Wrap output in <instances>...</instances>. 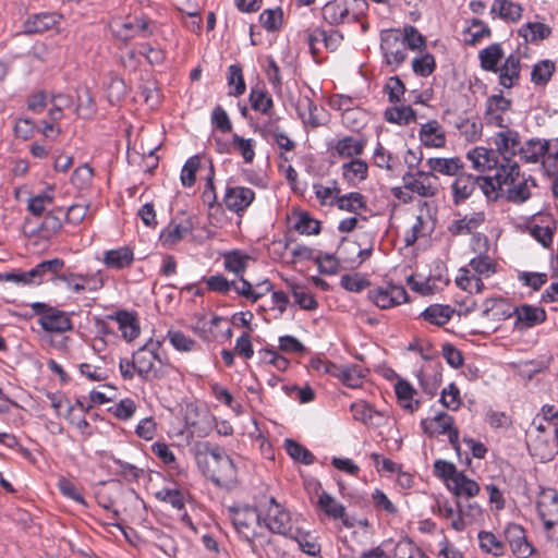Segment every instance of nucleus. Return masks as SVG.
Segmentation results:
<instances>
[{
  "instance_id": "26",
  "label": "nucleus",
  "mask_w": 558,
  "mask_h": 558,
  "mask_svg": "<svg viewBox=\"0 0 558 558\" xmlns=\"http://www.w3.org/2000/svg\"><path fill=\"white\" fill-rule=\"evenodd\" d=\"M108 318L118 323L119 330L126 341L131 342L140 336L141 328L135 313L121 310Z\"/></svg>"
},
{
  "instance_id": "56",
  "label": "nucleus",
  "mask_w": 558,
  "mask_h": 558,
  "mask_svg": "<svg viewBox=\"0 0 558 558\" xmlns=\"http://www.w3.org/2000/svg\"><path fill=\"white\" fill-rule=\"evenodd\" d=\"M374 162L377 167L384 168L390 172L397 171L401 165L399 158L386 150L380 143H377L375 148Z\"/></svg>"
},
{
  "instance_id": "61",
  "label": "nucleus",
  "mask_w": 558,
  "mask_h": 558,
  "mask_svg": "<svg viewBox=\"0 0 558 558\" xmlns=\"http://www.w3.org/2000/svg\"><path fill=\"white\" fill-rule=\"evenodd\" d=\"M555 72V63L551 60H542L534 64L531 81L536 85L546 84Z\"/></svg>"
},
{
  "instance_id": "21",
  "label": "nucleus",
  "mask_w": 558,
  "mask_h": 558,
  "mask_svg": "<svg viewBox=\"0 0 558 558\" xmlns=\"http://www.w3.org/2000/svg\"><path fill=\"white\" fill-rule=\"evenodd\" d=\"M64 267V260L62 258H52L43 260L34 268L28 270V277L32 278L34 284H40L44 282L47 276L49 280L57 281V276L60 275Z\"/></svg>"
},
{
  "instance_id": "11",
  "label": "nucleus",
  "mask_w": 558,
  "mask_h": 558,
  "mask_svg": "<svg viewBox=\"0 0 558 558\" xmlns=\"http://www.w3.org/2000/svg\"><path fill=\"white\" fill-rule=\"evenodd\" d=\"M380 49L384 53L385 61L393 70L399 68L407 59V47L402 41L399 31L389 29L381 33Z\"/></svg>"
},
{
  "instance_id": "53",
  "label": "nucleus",
  "mask_w": 558,
  "mask_h": 558,
  "mask_svg": "<svg viewBox=\"0 0 558 558\" xmlns=\"http://www.w3.org/2000/svg\"><path fill=\"white\" fill-rule=\"evenodd\" d=\"M284 449L287 453L296 462L311 465L315 462V456L303 445L293 439L284 440Z\"/></svg>"
},
{
  "instance_id": "3",
  "label": "nucleus",
  "mask_w": 558,
  "mask_h": 558,
  "mask_svg": "<svg viewBox=\"0 0 558 558\" xmlns=\"http://www.w3.org/2000/svg\"><path fill=\"white\" fill-rule=\"evenodd\" d=\"M497 264L488 255L480 254L473 257L469 267L459 269L456 278L457 286L469 293H481L485 284L482 277L488 278L496 272Z\"/></svg>"
},
{
  "instance_id": "29",
  "label": "nucleus",
  "mask_w": 558,
  "mask_h": 558,
  "mask_svg": "<svg viewBox=\"0 0 558 558\" xmlns=\"http://www.w3.org/2000/svg\"><path fill=\"white\" fill-rule=\"evenodd\" d=\"M522 7L511 0H494L490 14L507 22H518L522 16Z\"/></svg>"
},
{
  "instance_id": "38",
  "label": "nucleus",
  "mask_w": 558,
  "mask_h": 558,
  "mask_svg": "<svg viewBox=\"0 0 558 558\" xmlns=\"http://www.w3.org/2000/svg\"><path fill=\"white\" fill-rule=\"evenodd\" d=\"M54 201V189L47 186L43 192L33 195L28 198L27 210L34 217H41L48 207L53 204Z\"/></svg>"
},
{
  "instance_id": "52",
  "label": "nucleus",
  "mask_w": 558,
  "mask_h": 558,
  "mask_svg": "<svg viewBox=\"0 0 558 558\" xmlns=\"http://www.w3.org/2000/svg\"><path fill=\"white\" fill-rule=\"evenodd\" d=\"M288 538L294 539L300 549L308 556L315 557L320 553V545L316 537L308 532L296 529L292 531V536H288Z\"/></svg>"
},
{
  "instance_id": "30",
  "label": "nucleus",
  "mask_w": 558,
  "mask_h": 558,
  "mask_svg": "<svg viewBox=\"0 0 558 558\" xmlns=\"http://www.w3.org/2000/svg\"><path fill=\"white\" fill-rule=\"evenodd\" d=\"M295 110L305 126L315 129L322 124L317 114L318 108L311 97H300L295 105Z\"/></svg>"
},
{
  "instance_id": "8",
  "label": "nucleus",
  "mask_w": 558,
  "mask_h": 558,
  "mask_svg": "<svg viewBox=\"0 0 558 558\" xmlns=\"http://www.w3.org/2000/svg\"><path fill=\"white\" fill-rule=\"evenodd\" d=\"M160 345V341L149 340L133 354L137 366V376L143 381H153L162 377V373L155 367V361H159L156 351Z\"/></svg>"
},
{
  "instance_id": "64",
  "label": "nucleus",
  "mask_w": 558,
  "mask_h": 558,
  "mask_svg": "<svg viewBox=\"0 0 558 558\" xmlns=\"http://www.w3.org/2000/svg\"><path fill=\"white\" fill-rule=\"evenodd\" d=\"M167 339L171 345L181 352H191L194 350L196 342L194 339L187 337L181 330L170 329L167 332Z\"/></svg>"
},
{
  "instance_id": "5",
  "label": "nucleus",
  "mask_w": 558,
  "mask_h": 558,
  "mask_svg": "<svg viewBox=\"0 0 558 558\" xmlns=\"http://www.w3.org/2000/svg\"><path fill=\"white\" fill-rule=\"evenodd\" d=\"M520 177L519 163H500L494 175H478L477 186L490 201H497L504 191L505 185L512 184Z\"/></svg>"
},
{
  "instance_id": "31",
  "label": "nucleus",
  "mask_w": 558,
  "mask_h": 558,
  "mask_svg": "<svg viewBox=\"0 0 558 558\" xmlns=\"http://www.w3.org/2000/svg\"><path fill=\"white\" fill-rule=\"evenodd\" d=\"M238 278L240 279L241 284L239 286L234 281V286H232V289H234L239 295L250 300L252 303L257 302L260 298H263L265 294L272 290V283L268 279H265L262 282L257 283V288H262L265 286V289L263 291H258L254 290L253 284L243 276Z\"/></svg>"
},
{
  "instance_id": "9",
  "label": "nucleus",
  "mask_w": 558,
  "mask_h": 558,
  "mask_svg": "<svg viewBox=\"0 0 558 558\" xmlns=\"http://www.w3.org/2000/svg\"><path fill=\"white\" fill-rule=\"evenodd\" d=\"M403 187L421 197L432 198L438 194V177L429 171H407L402 175Z\"/></svg>"
},
{
  "instance_id": "28",
  "label": "nucleus",
  "mask_w": 558,
  "mask_h": 558,
  "mask_svg": "<svg viewBox=\"0 0 558 558\" xmlns=\"http://www.w3.org/2000/svg\"><path fill=\"white\" fill-rule=\"evenodd\" d=\"M366 146V140L355 138L353 136H344L333 145L332 156L342 158H353L363 154Z\"/></svg>"
},
{
  "instance_id": "60",
  "label": "nucleus",
  "mask_w": 558,
  "mask_h": 558,
  "mask_svg": "<svg viewBox=\"0 0 558 558\" xmlns=\"http://www.w3.org/2000/svg\"><path fill=\"white\" fill-rule=\"evenodd\" d=\"M470 36L465 39L470 45H476L483 38H489L492 36L490 27L480 19H472L470 26L464 31Z\"/></svg>"
},
{
  "instance_id": "41",
  "label": "nucleus",
  "mask_w": 558,
  "mask_h": 558,
  "mask_svg": "<svg viewBox=\"0 0 558 558\" xmlns=\"http://www.w3.org/2000/svg\"><path fill=\"white\" fill-rule=\"evenodd\" d=\"M485 221V215L482 211L474 213L471 216H464L454 220L448 228L452 235L469 234L477 229Z\"/></svg>"
},
{
  "instance_id": "49",
  "label": "nucleus",
  "mask_w": 558,
  "mask_h": 558,
  "mask_svg": "<svg viewBox=\"0 0 558 558\" xmlns=\"http://www.w3.org/2000/svg\"><path fill=\"white\" fill-rule=\"evenodd\" d=\"M480 548L486 554H490L495 557H501L505 555L506 545L500 541L493 532L481 531L477 534Z\"/></svg>"
},
{
  "instance_id": "47",
  "label": "nucleus",
  "mask_w": 558,
  "mask_h": 558,
  "mask_svg": "<svg viewBox=\"0 0 558 558\" xmlns=\"http://www.w3.org/2000/svg\"><path fill=\"white\" fill-rule=\"evenodd\" d=\"M352 416L355 421H360L368 426H378L379 423L375 418L380 417L381 413L376 411L369 403L359 401L351 404Z\"/></svg>"
},
{
  "instance_id": "57",
  "label": "nucleus",
  "mask_w": 558,
  "mask_h": 558,
  "mask_svg": "<svg viewBox=\"0 0 558 558\" xmlns=\"http://www.w3.org/2000/svg\"><path fill=\"white\" fill-rule=\"evenodd\" d=\"M262 26L269 33L278 32L283 23V11L280 7L266 9L259 14Z\"/></svg>"
},
{
  "instance_id": "19",
  "label": "nucleus",
  "mask_w": 558,
  "mask_h": 558,
  "mask_svg": "<svg viewBox=\"0 0 558 558\" xmlns=\"http://www.w3.org/2000/svg\"><path fill=\"white\" fill-rule=\"evenodd\" d=\"M498 82L505 88H512L515 86L521 76V58L519 53H510L504 61L501 66H498Z\"/></svg>"
},
{
  "instance_id": "63",
  "label": "nucleus",
  "mask_w": 558,
  "mask_h": 558,
  "mask_svg": "<svg viewBox=\"0 0 558 558\" xmlns=\"http://www.w3.org/2000/svg\"><path fill=\"white\" fill-rule=\"evenodd\" d=\"M155 498L159 501L170 504L177 510L185 508V498L180 489L162 488L155 493Z\"/></svg>"
},
{
  "instance_id": "51",
  "label": "nucleus",
  "mask_w": 558,
  "mask_h": 558,
  "mask_svg": "<svg viewBox=\"0 0 558 558\" xmlns=\"http://www.w3.org/2000/svg\"><path fill=\"white\" fill-rule=\"evenodd\" d=\"M395 390L398 399L403 402L402 407L404 409L414 412L420 408V401L413 400L416 391L409 381L404 379L398 380L395 385Z\"/></svg>"
},
{
  "instance_id": "10",
  "label": "nucleus",
  "mask_w": 558,
  "mask_h": 558,
  "mask_svg": "<svg viewBox=\"0 0 558 558\" xmlns=\"http://www.w3.org/2000/svg\"><path fill=\"white\" fill-rule=\"evenodd\" d=\"M58 281L65 284L66 289L75 294L85 291L95 292L100 290L105 282L100 271L77 274L70 269L57 276Z\"/></svg>"
},
{
  "instance_id": "48",
  "label": "nucleus",
  "mask_w": 558,
  "mask_h": 558,
  "mask_svg": "<svg viewBox=\"0 0 558 558\" xmlns=\"http://www.w3.org/2000/svg\"><path fill=\"white\" fill-rule=\"evenodd\" d=\"M384 118L390 123L408 125L411 122H415L416 112L411 106H395L385 110Z\"/></svg>"
},
{
  "instance_id": "34",
  "label": "nucleus",
  "mask_w": 558,
  "mask_h": 558,
  "mask_svg": "<svg viewBox=\"0 0 558 558\" xmlns=\"http://www.w3.org/2000/svg\"><path fill=\"white\" fill-rule=\"evenodd\" d=\"M504 50L499 43L492 44L478 52L481 68L484 71L497 73L498 64L504 58Z\"/></svg>"
},
{
  "instance_id": "13",
  "label": "nucleus",
  "mask_w": 558,
  "mask_h": 558,
  "mask_svg": "<svg viewBox=\"0 0 558 558\" xmlns=\"http://www.w3.org/2000/svg\"><path fill=\"white\" fill-rule=\"evenodd\" d=\"M504 536L515 558H530L535 554L536 549L529 542L526 531L522 525L508 523L504 530Z\"/></svg>"
},
{
  "instance_id": "50",
  "label": "nucleus",
  "mask_w": 558,
  "mask_h": 558,
  "mask_svg": "<svg viewBox=\"0 0 558 558\" xmlns=\"http://www.w3.org/2000/svg\"><path fill=\"white\" fill-rule=\"evenodd\" d=\"M322 15L330 25L348 23L343 0L328 1L322 9Z\"/></svg>"
},
{
  "instance_id": "24",
  "label": "nucleus",
  "mask_w": 558,
  "mask_h": 558,
  "mask_svg": "<svg viewBox=\"0 0 558 558\" xmlns=\"http://www.w3.org/2000/svg\"><path fill=\"white\" fill-rule=\"evenodd\" d=\"M61 15L54 12H41L31 15L24 23L27 34L44 33L59 25Z\"/></svg>"
},
{
  "instance_id": "35",
  "label": "nucleus",
  "mask_w": 558,
  "mask_h": 558,
  "mask_svg": "<svg viewBox=\"0 0 558 558\" xmlns=\"http://www.w3.org/2000/svg\"><path fill=\"white\" fill-rule=\"evenodd\" d=\"M335 205L340 209L352 214L367 210L366 197L359 192H350L335 196Z\"/></svg>"
},
{
  "instance_id": "7",
  "label": "nucleus",
  "mask_w": 558,
  "mask_h": 558,
  "mask_svg": "<svg viewBox=\"0 0 558 558\" xmlns=\"http://www.w3.org/2000/svg\"><path fill=\"white\" fill-rule=\"evenodd\" d=\"M262 525L270 533L282 535L284 537L292 536V518L289 510L279 504L275 497H270L268 505L262 511Z\"/></svg>"
},
{
  "instance_id": "39",
  "label": "nucleus",
  "mask_w": 558,
  "mask_h": 558,
  "mask_svg": "<svg viewBox=\"0 0 558 558\" xmlns=\"http://www.w3.org/2000/svg\"><path fill=\"white\" fill-rule=\"evenodd\" d=\"M548 148V141L531 138L522 146L520 159L524 162L536 163L547 154Z\"/></svg>"
},
{
  "instance_id": "18",
  "label": "nucleus",
  "mask_w": 558,
  "mask_h": 558,
  "mask_svg": "<svg viewBox=\"0 0 558 558\" xmlns=\"http://www.w3.org/2000/svg\"><path fill=\"white\" fill-rule=\"evenodd\" d=\"M469 160L472 161L473 168L480 172L496 170L502 162L498 153L486 147H475L466 154Z\"/></svg>"
},
{
  "instance_id": "36",
  "label": "nucleus",
  "mask_w": 558,
  "mask_h": 558,
  "mask_svg": "<svg viewBox=\"0 0 558 558\" xmlns=\"http://www.w3.org/2000/svg\"><path fill=\"white\" fill-rule=\"evenodd\" d=\"M517 324H522L526 328L534 327L546 320V312L543 307L524 304L515 307Z\"/></svg>"
},
{
  "instance_id": "1",
  "label": "nucleus",
  "mask_w": 558,
  "mask_h": 558,
  "mask_svg": "<svg viewBox=\"0 0 558 558\" xmlns=\"http://www.w3.org/2000/svg\"><path fill=\"white\" fill-rule=\"evenodd\" d=\"M193 454L201 473L216 487L232 490L239 484L238 469L226 450L210 441H197Z\"/></svg>"
},
{
  "instance_id": "44",
  "label": "nucleus",
  "mask_w": 558,
  "mask_h": 558,
  "mask_svg": "<svg viewBox=\"0 0 558 558\" xmlns=\"http://www.w3.org/2000/svg\"><path fill=\"white\" fill-rule=\"evenodd\" d=\"M63 218L64 210L61 207L50 209L38 226V230L44 233L45 236H51L61 230Z\"/></svg>"
},
{
  "instance_id": "27",
  "label": "nucleus",
  "mask_w": 558,
  "mask_h": 558,
  "mask_svg": "<svg viewBox=\"0 0 558 558\" xmlns=\"http://www.w3.org/2000/svg\"><path fill=\"white\" fill-rule=\"evenodd\" d=\"M458 514L453 518L451 527L458 532L463 531L466 527V519L472 522L476 521L482 517V508L476 502H466L463 504L461 501H457Z\"/></svg>"
},
{
  "instance_id": "17",
  "label": "nucleus",
  "mask_w": 558,
  "mask_h": 558,
  "mask_svg": "<svg viewBox=\"0 0 558 558\" xmlns=\"http://www.w3.org/2000/svg\"><path fill=\"white\" fill-rule=\"evenodd\" d=\"M194 230V223L191 217H185L178 221L172 219L169 225L162 229L159 239L165 246H173L182 241Z\"/></svg>"
},
{
  "instance_id": "58",
  "label": "nucleus",
  "mask_w": 558,
  "mask_h": 558,
  "mask_svg": "<svg viewBox=\"0 0 558 558\" xmlns=\"http://www.w3.org/2000/svg\"><path fill=\"white\" fill-rule=\"evenodd\" d=\"M400 34L407 49L422 51L426 48V39L415 26L405 25Z\"/></svg>"
},
{
  "instance_id": "42",
  "label": "nucleus",
  "mask_w": 558,
  "mask_h": 558,
  "mask_svg": "<svg viewBox=\"0 0 558 558\" xmlns=\"http://www.w3.org/2000/svg\"><path fill=\"white\" fill-rule=\"evenodd\" d=\"M368 174V166L362 159H352L342 165L343 179L351 185L366 180Z\"/></svg>"
},
{
  "instance_id": "62",
  "label": "nucleus",
  "mask_w": 558,
  "mask_h": 558,
  "mask_svg": "<svg viewBox=\"0 0 558 558\" xmlns=\"http://www.w3.org/2000/svg\"><path fill=\"white\" fill-rule=\"evenodd\" d=\"M507 186L508 189L506 190V198L511 203L522 204L531 197L527 180H522L517 184L514 181L512 184Z\"/></svg>"
},
{
  "instance_id": "54",
  "label": "nucleus",
  "mask_w": 558,
  "mask_h": 558,
  "mask_svg": "<svg viewBox=\"0 0 558 558\" xmlns=\"http://www.w3.org/2000/svg\"><path fill=\"white\" fill-rule=\"evenodd\" d=\"M530 452L541 462H548L554 459L557 453L556 446L553 441L544 440L541 437L535 438L529 446Z\"/></svg>"
},
{
  "instance_id": "25",
  "label": "nucleus",
  "mask_w": 558,
  "mask_h": 558,
  "mask_svg": "<svg viewBox=\"0 0 558 558\" xmlns=\"http://www.w3.org/2000/svg\"><path fill=\"white\" fill-rule=\"evenodd\" d=\"M514 313L515 307H513L506 299L500 296L487 299L483 304V317L492 318L494 320H505L511 317Z\"/></svg>"
},
{
  "instance_id": "32",
  "label": "nucleus",
  "mask_w": 558,
  "mask_h": 558,
  "mask_svg": "<svg viewBox=\"0 0 558 558\" xmlns=\"http://www.w3.org/2000/svg\"><path fill=\"white\" fill-rule=\"evenodd\" d=\"M251 108L262 114H271L274 112V100L269 93L262 86L255 85L251 88L248 95Z\"/></svg>"
},
{
  "instance_id": "14",
  "label": "nucleus",
  "mask_w": 558,
  "mask_h": 558,
  "mask_svg": "<svg viewBox=\"0 0 558 558\" xmlns=\"http://www.w3.org/2000/svg\"><path fill=\"white\" fill-rule=\"evenodd\" d=\"M368 299L381 310H388L408 301V292L402 286L388 283L368 291Z\"/></svg>"
},
{
  "instance_id": "20",
  "label": "nucleus",
  "mask_w": 558,
  "mask_h": 558,
  "mask_svg": "<svg viewBox=\"0 0 558 558\" xmlns=\"http://www.w3.org/2000/svg\"><path fill=\"white\" fill-rule=\"evenodd\" d=\"M134 251L130 246H120L104 252V265L113 270H123L130 268L134 263Z\"/></svg>"
},
{
  "instance_id": "46",
  "label": "nucleus",
  "mask_w": 558,
  "mask_h": 558,
  "mask_svg": "<svg viewBox=\"0 0 558 558\" xmlns=\"http://www.w3.org/2000/svg\"><path fill=\"white\" fill-rule=\"evenodd\" d=\"M518 34L526 43H536L549 37L551 28L544 23L529 22L519 28Z\"/></svg>"
},
{
  "instance_id": "6",
  "label": "nucleus",
  "mask_w": 558,
  "mask_h": 558,
  "mask_svg": "<svg viewBox=\"0 0 558 558\" xmlns=\"http://www.w3.org/2000/svg\"><path fill=\"white\" fill-rule=\"evenodd\" d=\"M537 513L543 521L547 538L558 546V493L542 488L536 501Z\"/></svg>"
},
{
  "instance_id": "55",
  "label": "nucleus",
  "mask_w": 558,
  "mask_h": 558,
  "mask_svg": "<svg viewBox=\"0 0 558 558\" xmlns=\"http://www.w3.org/2000/svg\"><path fill=\"white\" fill-rule=\"evenodd\" d=\"M317 505L325 512V514L335 520L343 519L345 515L344 506L336 501V499L326 492H322L318 497Z\"/></svg>"
},
{
  "instance_id": "45",
  "label": "nucleus",
  "mask_w": 558,
  "mask_h": 558,
  "mask_svg": "<svg viewBox=\"0 0 558 558\" xmlns=\"http://www.w3.org/2000/svg\"><path fill=\"white\" fill-rule=\"evenodd\" d=\"M250 256L239 250H234L223 254V266L229 272L234 274L236 277L244 275Z\"/></svg>"
},
{
  "instance_id": "37",
  "label": "nucleus",
  "mask_w": 558,
  "mask_h": 558,
  "mask_svg": "<svg viewBox=\"0 0 558 558\" xmlns=\"http://www.w3.org/2000/svg\"><path fill=\"white\" fill-rule=\"evenodd\" d=\"M453 313L450 305L432 304L420 313L418 318H423L432 325L444 326L451 319Z\"/></svg>"
},
{
  "instance_id": "43",
  "label": "nucleus",
  "mask_w": 558,
  "mask_h": 558,
  "mask_svg": "<svg viewBox=\"0 0 558 558\" xmlns=\"http://www.w3.org/2000/svg\"><path fill=\"white\" fill-rule=\"evenodd\" d=\"M449 489L458 497H466L468 499L476 496L480 493V485L469 478L463 472H460L452 483L448 486Z\"/></svg>"
},
{
  "instance_id": "16",
  "label": "nucleus",
  "mask_w": 558,
  "mask_h": 558,
  "mask_svg": "<svg viewBox=\"0 0 558 558\" xmlns=\"http://www.w3.org/2000/svg\"><path fill=\"white\" fill-rule=\"evenodd\" d=\"M495 145L497 147V153L501 157V163H518L512 158L517 154H521L522 144L520 141V135L514 130H506L502 132H498L495 137Z\"/></svg>"
},
{
  "instance_id": "59",
  "label": "nucleus",
  "mask_w": 558,
  "mask_h": 558,
  "mask_svg": "<svg viewBox=\"0 0 558 558\" xmlns=\"http://www.w3.org/2000/svg\"><path fill=\"white\" fill-rule=\"evenodd\" d=\"M258 356L260 362L265 364H269L275 366L278 371H286L290 362L287 357L279 354L278 351L274 347H267L264 349H260L258 352Z\"/></svg>"
},
{
  "instance_id": "2",
  "label": "nucleus",
  "mask_w": 558,
  "mask_h": 558,
  "mask_svg": "<svg viewBox=\"0 0 558 558\" xmlns=\"http://www.w3.org/2000/svg\"><path fill=\"white\" fill-rule=\"evenodd\" d=\"M227 513L240 541L255 551V541L262 536L256 530L257 525H262V511L247 504H236L229 506Z\"/></svg>"
},
{
  "instance_id": "23",
  "label": "nucleus",
  "mask_w": 558,
  "mask_h": 558,
  "mask_svg": "<svg viewBox=\"0 0 558 558\" xmlns=\"http://www.w3.org/2000/svg\"><path fill=\"white\" fill-rule=\"evenodd\" d=\"M418 138L425 147L440 148L446 144V132L437 120L421 125Z\"/></svg>"
},
{
  "instance_id": "12",
  "label": "nucleus",
  "mask_w": 558,
  "mask_h": 558,
  "mask_svg": "<svg viewBox=\"0 0 558 558\" xmlns=\"http://www.w3.org/2000/svg\"><path fill=\"white\" fill-rule=\"evenodd\" d=\"M113 35L124 41L141 37L147 38L153 32L149 28V21L145 17L117 19L111 23Z\"/></svg>"
},
{
  "instance_id": "22",
  "label": "nucleus",
  "mask_w": 558,
  "mask_h": 558,
  "mask_svg": "<svg viewBox=\"0 0 558 558\" xmlns=\"http://www.w3.org/2000/svg\"><path fill=\"white\" fill-rule=\"evenodd\" d=\"M478 179L470 173H458L451 184L452 201L459 205L466 201L476 190Z\"/></svg>"
},
{
  "instance_id": "4",
  "label": "nucleus",
  "mask_w": 558,
  "mask_h": 558,
  "mask_svg": "<svg viewBox=\"0 0 558 558\" xmlns=\"http://www.w3.org/2000/svg\"><path fill=\"white\" fill-rule=\"evenodd\" d=\"M37 324L48 335H60L73 329L71 314L44 302L29 304Z\"/></svg>"
},
{
  "instance_id": "40",
  "label": "nucleus",
  "mask_w": 558,
  "mask_h": 558,
  "mask_svg": "<svg viewBox=\"0 0 558 558\" xmlns=\"http://www.w3.org/2000/svg\"><path fill=\"white\" fill-rule=\"evenodd\" d=\"M453 417L445 412L438 413L433 418L421 421V427L424 433L430 436L438 434L445 435L453 426Z\"/></svg>"
},
{
  "instance_id": "15",
  "label": "nucleus",
  "mask_w": 558,
  "mask_h": 558,
  "mask_svg": "<svg viewBox=\"0 0 558 558\" xmlns=\"http://www.w3.org/2000/svg\"><path fill=\"white\" fill-rule=\"evenodd\" d=\"M255 199V192L245 186H227L222 203L232 213L242 217Z\"/></svg>"
},
{
  "instance_id": "33",
  "label": "nucleus",
  "mask_w": 558,
  "mask_h": 558,
  "mask_svg": "<svg viewBox=\"0 0 558 558\" xmlns=\"http://www.w3.org/2000/svg\"><path fill=\"white\" fill-rule=\"evenodd\" d=\"M426 165L432 174L437 172L444 175H457L464 166L459 157L428 158Z\"/></svg>"
}]
</instances>
